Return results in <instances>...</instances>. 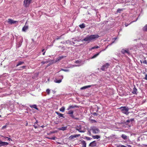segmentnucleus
Listing matches in <instances>:
<instances>
[{"mask_svg": "<svg viewBox=\"0 0 147 147\" xmlns=\"http://www.w3.org/2000/svg\"><path fill=\"white\" fill-rule=\"evenodd\" d=\"M24 62L23 61H20L16 65V67H17L20 65H22L24 63Z\"/></svg>", "mask_w": 147, "mask_h": 147, "instance_id": "24", "label": "nucleus"}, {"mask_svg": "<svg viewBox=\"0 0 147 147\" xmlns=\"http://www.w3.org/2000/svg\"><path fill=\"white\" fill-rule=\"evenodd\" d=\"M74 41L79 42V41H80V40H77V39H75L74 40Z\"/></svg>", "mask_w": 147, "mask_h": 147, "instance_id": "48", "label": "nucleus"}, {"mask_svg": "<svg viewBox=\"0 0 147 147\" xmlns=\"http://www.w3.org/2000/svg\"><path fill=\"white\" fill-rule=\"evenodd\" d=\"M8 22L9 24H16L17 23L18 21H13L11 19H8Z\"/></svg>", "mask_w": 147, "mask_h": 147, "instance_id": "7", "label": "nucleus"}, {"mask_svg": "<svg viewBox=\"0 0 147 147\" xmlns=\"http://www.w3.org/2000/svg\"><path fill=\"white\" fill-rule=\"evenodd\" d=\"M31 0H24V5L27 7H28L30 3Z\"/></svg>", "mask_w": 147, "mask_h": 147, "instance_id": "5", "label": "nucleus"}, {"mask_svg": "<svg viewBox=\"0 0 147 147\" xmlns=\"http://www.w3.org/2000/svg\"><path fill=\"white\" fill-rule=\"evenodd\" d=\"M119 147H127V146L123 145H121L120 146H119Z\"/></svg>", "mask_w": 147, "mask_h": 147, "instance_id": "46", "label": "nucleus"}, {"mask_svg": "<svg viewBox=\"0 0 147 147\" xmlns=\"http://www.w3.org/2000/svg\"><path fill=\"white\" fill-rule=\"evenodd\" d=\"M30 107L31 108H34L37 110H38V108L37 107V106L36 105H30Z\"/></svg>", "mask_w": 147, "mask_h": 147, "instance_id": "20", "label": "nucleus"}, {"mask_svg": "<svg viewBox=\"0 0 147 147\" xmlns=\"http://www.w3.org/2000/svg\"><path fill=\"white\" fill-rule=\"evenodd\" d=\"M66 57V56H60L58 57H57L56 59V61H59L60 60L62 59L65 58Z\"/></svg>", "mask_w": 147, "mask_h": 147, "instance_id": "15", "label": "nucleus"}, {"mask_svg": "<svg viewBox=\"0 0 147 147\" xmlns=\"http://www.w3.org/2000/svg\"><path fill=\"white\" fill-rule=\"evenodd\" d=\"M57 143L58 144H61V143L59 142H57Z\"/></svg>", "mask_w": 147, "mask_h": 147, "instance_id": "59", "label": "nucleus"}, {"mask_svg": "<svg viewBox=\"0 0 147 147\" xmlns=\"http://www.w3.org/2000/svg\"><path fill=\"white\" fill-rule=\"evenodd\" d=\"M101 52V51L99 53H97V54H96L95 55H94V56H93L92 57H91V59H94V58H96V57L99 54V53H100Z\"/></svg>", "mask_w": 147, "mask_h": 147, "instance_id": "27", "label": "nucleus"}, {"mask_svg": "<svg viewBox=\"0 0 147 147\" xmlns=\"http://www.w3.org/2000/svg\"><path fill=\"white\" fill-rule=\"evenodd\" d=\"M80 141L82 145V147H86V143L85 141L83 140H80Z\"/></svg>", "mask_w": 147, "mask_h": 147, "instance_id": "10", "label": "nucleus"}, {"mask_svg": "<svg viewBox=\"0 0 147 147\" xmlns=\"http://www.w3.org/2000/svg\"><path fill=\"white\" fill-rule=\"evenodd\" d=\"M55 113L58 115L59 118H60L61 117H63V118L64 117H63V114L57 111H55Z\"/></svg>", "mask_w": 147, "mask_h": 147, "instance_id": "17", "label": "nucleus"}, {"mask_svg": "<svg viewBox=\"0 0 147 147\" xmlns=\"http://www.w3.org/2000/svg\"><path fill=\"white\" fill-rule=\"evenodd\" d=\"M96 141H94L93 142H91L89 144V146L90 147H94L96 146Z\"/></svg>", "mask_w": 147, "mask_h": 147, "instance_id": "9", "label": "nucleus"}, {"mask_svg": "<svg viewBox=\"0 0 147 147\" xmlns=\"http://www.w3.org/2000/svg\"><path fill=\"white\" fill-rule=\"evenodd\" d=\"M95 46L96 49H98L99 48V47L98 46Z\"/></svg>", "mask_w": 147, "mask_h": 147, "instance_id": "53", "label": "nucleus"}, {"mask_svg": "<svg viewBox=\"0 0 147 147\" xmlns=\"http://www.w3.org/2000/svg\"><path fill=\"white\" fill-rule=\"evenodd\" d=\"M121 52L123 54H125V53H126L128 55H129L130 54L129 52V51L128 49H127V50H125V49H122L121 51Z\"/></svg>", "mask_w": 147, "mask_h": 147, "instance_id": "11", "label": "nucleus"}, {"mask_svg": "<svg viewBox=\"0 0 147 147\" xmlns=\"http://www.w3.org/2000/svg\"><path fill=\"white\" fill-rule=\"evenodd\" d=\"M56 138V137H54L51 138H50V140H55V139Z\"/></svg>", "mask_w": 147, "mask_h": 147, "instance_id": "41", "label": "nucleus"}, {"mask_svg": "<svg viewBox=\"0 0 147 147\" xmlns=\"http://www.w3.org/2000/svg\"><path fill=\"white\" fill-rule=\"evenodd\" d=\"M143 63L144 64H147V59L144 60L143 61Z\"/></svg>", "mask_w": 147, "mask_h": 147, "instance_id": "35", "label": "nucleus"}, {"mask_svg": "<svg viewBox=\"0 0 147 147\" xmlns=\"http://www.w3.org/2000/svg\"><path fill=\"white\" fill-rule=\"evenodd\" d=\"M96 49L95 48V46H94V47H92L91 49H89L90 51H91L92 49Z\"/></svg>", "mask_w": 147, "mask_h": 147, "instance_id": "44", "label": "nucleus"}, {"mask_svg": "<svg viewBox=\"0 0 147 147\" xmlns=\"http://www.w3.org/2000/svg\"><path fill=\"white\" fill-rule=\"evenodd\" d=\"M28 27L27 26H25L22 28V30L23 31H26L28 29Z\"/></svg>", "mask_w": 147, "mask_h": 147, "instance_id": "22", "label": "nucleus"}, {"mask_svg": "<svg viewBox=\"0 0 147 147\" xmlns=\"http://www.w3.org/2000/svg\"><path fill=\"white\" fill-rule=\"evenodd\" d=\"M7 139H8V140H9V141H10V140H11V138H9L8 137Z\"/></svg>", "mask_w": 147, "mask_h": 147, "instance_id": "55", "label": "nucleus"}, {"mask_svg": "<svg viewBox=\"0 0 147 147\" xmlns=\"http://www.w3.org/2000/svg\"><path fill=\"white\" fill-rule=\"evenodd\" d=\"M61 80L62 79L57 80L56 79H55V80H54V82L56 83H60L61 82Z\"/></svg>", "mask_w": 147, "mask_h": 147, "instance_id": "19", "label": "nucleus"}, {"mask_svg": "<svg viewBox=\"0 0 147 147\" xmlns=\"http://www.w3.org/2000/svg\"><path fill=\"white\" fill-rule=\"evenodd\" d=\"M8 143L7 142H3L0 140V147L2 146H6L8 144Z\"/></svg>", "mask_w": 147, "mask_h": 147, "instance_id": "8", "label": "nucleus"}, {"mask_svg": "<svg viewBox=\"0 0 147 147\" xmlns=\"http://www.w3.org/2000/svg\"><path fill=\"white\" fill-rule=\"evenodd\" d=\"M65 110V107H62L61 108L59 109V111H60L63 112H64Z\"/></svg>", "mask_w": 147, "mask_h": 147, "instance_id": "25", "label": "nucleus"}, {"mask_svg": "<svg viewBox=\"0 0 147 147\" xmlns=\"http://www.w3.org/2000/svg\"><path fill=\"white\" fill-rule=\"evenodd\" d=\"M49 62V61H42V62L41 63L42 64H44L45 63H48Z\"/></svg>", "mask_w": 147, "mask_h": 147, "instance_id": "38", "label": "nucleus"}, {"mask_svg": "<svg viewBox=\"0 0 147 147\" xmlns=\"http://www.w3.org/2000/svg\"><path fill=\"white\" fill-rule=\"evenodd\" d=\"M75 63H78L79 64V65H82V64H80L81 63V61H79V60H77L76 61H75Z\"/></svg>", "mask_w": 147, "mask_h": 147, "instance_id": "32", "label": "nucleus"}, {"mask_svg": "<svg viewBox=\"0 0 147 147\" xmlns=\"http://www.w3.org/2000/svg\"><path fill=\"white\" fill-rule=\"evenodd\" d=\"M124 9H120L119 8L117 9L116 12L117 13H121L122 11H123Z\"/></svg>", "mask_w": 147, "mask_h": 147, "instance_id": "23", "label": "nucleus"}, {"mask_svg": "<svg viewBox=\"0 0 147 147\" xmlns=\"http://www.w3.org/2000/svg\"><path fill=\"white\" fill-rule=\"evenodd\" d=\"M81 128L80 126L79 127H78V128L76 129V130L78 131L79 132L81 133H83L84 132V131L81 130Z\"/></svg>", "mask_w": 147, "mask_h": 147, "instance_id": "21", "label": "nucleus"}, {"mask_svg": "<svg viewBox=\"0 0 147 147\" xmlns=\"http://www.w3.org/2000/svg\"><path fill=\"white\" fill-rule=\"evenodd\" d=\"M73 119H76V120H78V119H79L78 118H77V117H74V118H73Z\"/></svg>", "mask_w": 147, "mask_h": 147, "instance_id": "51", "label": "nucleus"}, {"mask_svg": "<svg viewBox=\"0 0 147 147\" xmlns=\"http://www.w3.org/2000/svg\"><path fill=\"white\" fill-rule=\"evenodd\" d=\"M74 113V111L72 110H69V111H68V112L67 113V114H68L69 115H70L71 114H73Z\"/></svg>", "mask_w": 147, "mask_h": 147, "instance_id": "31", "label": "nucleus"}, {"mask_svg": "<svg viewBox=\"0 0 147 147\" xmlns=\"http://www.w3.org/2000/svg\"><path fill=\"white\" fill-rule=\"evenodd\" d=\"M61 70L65 72H68L69 71V70L67 69H61Z\"/></svg>", "mask_w": 147, "mask_h": 147, "instance_id": "37", "label": "nucleus"}, {"mask_svg": "<svg viewBox=\"0 0 147 147\" xmlns=\"http://www.w3.org/2000/svg\"><path fill=\"white\" fill-rule=\"evenodd\" d=\"M92 137L94 139H98L100 138V136L98 135L93 136Z\"/></svg>", "mask_w": 147, "mask_h": 147, "instance_id": "28", "label": "nucleus"}, {"mask_svg": "<svg viewBox=\"0 0 147 147\" xmlns=\"http://www.w3.org/2000/svg\"><path fill=\"white\" fill-rule=\"evenodd\" d=\"M46 92H47L48 94H49L50 93V90L49 89H47L46 90Z\"/></svg>", "mask_w": 147, "mask_h": 147, "instance_id": "40", "label": "nucleus"}, {"mask_svg": "<svg viewBox=\"0 0 147 147\" xmlns=\"http://www.w3.org/2000/svg\"><path fill=\"white\" fill-rule=\"evenodd\" d=\"M122 138L124 140H127V136L125 134H122L121 135Z\"/></svg>", "mask_w": 147, "mask_h": 147, "instance_id": "26", "label": "nucleus"}, {"mask_svg": "<svg viewBox=\"0 0 147 147\" xmlns=\"http://www.w3.org/2000/svg\"><path fill=\"white\" fill-rule=\"evenodd\" d=\"M134 120V119H129L126 121L125 122V123L127 125L129 123H130V124H132V121H133Z\"/></svg>", "mask_w": 147, "mask_h": 147, "instance_id": "13", "label": "nucleus"}, {"mask_svg": "<svg viewBox=\"0 0 147 147\" xmlns=\"http://www.w3.org/2000/svg\"><path fill=\"white\" fill-rule=\"evenodd\" d=\"M59 39H60V38H56L57 40H58Z\"/></svg>", "mask_w": 147, "mask_h": 147, "instance_id": "62", "label": "nucleus"}, {"mask_svg": "<svg viewBox=\"0 0 147 147\" xmlns=\"http://www.w3.org/2000/svg\"><path fill=\"white\" fill-rule=\"evenodd\" d=\"M67 127H62L61 128H59V130L62 131L65 130L67 129Z\"/></svg>", "mask_w": 147, "mask_h": 147, "instance_id": "30", "label": "nucleus"}, {"mask_svg": "<svg viewBox=\"0 0 147 147\" xmlns=\"http://www.w3.org/2000/svg\"><path fill=\"white\" fill-rule=\"evenodd\" d=\"M78 106L77 105H75L74 106L71 105L69 106L68 108L67 109V110L69 111L72 109H74L75 108H77Z\"/></svg>", "mask_w": 147, "mask_h": 147, "instance_id": "14", "label": "nucleus"}, {"mask_svg": "<svg viewBox=\"0 0 147 147\" xmlns=\"http://www.w3.org/2000/svg\"><path fill=\"white\" fill-rule=\"evenodd\" d=\"M80 136V134H76V135H71V136H70L69 137V140L78 137Z\"/></svg>", "mask_w": 147, "mask_h": 147, "instance_id": "6", "label": "nucleus"}, {"mask_svg": "<svg viewBox=\"0 0 147 147\" xmlns=\"http://www.w3.org/2000/svg\"><path fill=\"white\" fill-rule=\"evenodd\" d=\"M119 1L118 2L119 3H122L124 2V0H118Z\"/></svg>", "mask_w": 147, "mask_h": 147, "instance_id": "42", "label": "nucleus"}, {"mask_svg": "<svg viewBox=\"0 0 147 147\" xmlns=\"http://www.w3.org/2000/svg\"><path fill=\"white\" fill-rule=\"evenodd\" d=\"M145 79L146 80L147 79V75H146V77H145Z\"/></svg>", "mask_w": 147, "mask_h": 147, "instance_id": "60", "label": "nucleus"}, {"mask_svg": "<svg viewBox=\"0 0 147 147\" xmlns=\"http://www.w3.org/2000/svg\"><path fill=\"white\" fill-rule=\"evenodd\" d=\"M109 65V64L108 63H107L106 64L103 65L102 66L101 68V69L102 71H105L108 67Z\"/></svg>", "mask_w": 147, "mask_h": 147, "instance_id": "4", "label": "nucleus"}, {"mask_svg": "<svg viewBox=\"0 0 147 147\" xmlns=\"http://www.w3.org/2000/svg\"><path fill=\"white\" fill-rule=\"evenodd\" d=\"M99 37V36L97 34L88 35L83 39L82 40V42L84 41H87L89 43L90 41H93L95 39L98 38Z\"/></svg>", "mask_w": 147, "mask_h": 147, "instance_id": "1", "label": "nucleus"}, {"mask_svg": "<svg viewBox=\"0 0 147 147\" xmlns=\"http://www.w3.org/2000/svg\"><path fill=\"white\" fill-rule=\"evenodd\" d=\"M71 42L72 44H75L74 42L71 41Z\"/></svg>", "mask_w": 147, "mask_h": 147, "instance_id": "56", "label": "nucleus"}, {"mask_svg": "<svg viewBox=\"0 0 147 147\" xmlns=\"http://www.w3.org/2000/svg\"><path fill=\"white\" fill-rule=\"evenodd\" d=\"M121 111L122 113L126 115H128L129 113L128 112L129 108L126 107H123L119 108Z\"/></svg>", "mask_w": 147, "mask_h": 147, "instance_id": "2", "label": "nucleus"}, {"mask_svg": "<svg viewBox=\"0 0 147 147\" xmlns=\"http://www.w3.org/2000/svg\"><path fill=\"white\" fill-rule=\"evenodd\" d=\"M93 115H96V113H93Z\"/></svg>", "mask_w": 147, "mask_h": 147, "instance_id": "57", "label": "nucleus"}, {"mask_svg": "<svg viewBox=\"0 0 147 147\" xmlns=\"http://www.w3.org/2000/svg\"><path fill=\"white\" fill-rule=\"evenodd\" d=\"M90 130L92 131V132L94 134H98L99 132V129L95 127H92Z\"/></svg>", "mask_w": 147, "mask_h": 147, "instance_id": "3", "label": "nucleus"}, {"mask_svg": "<svg viewBox=\"0 0 147 147\" xmlns=\"http://www.w3.org/2000/svg\"><path fill=\"white\" fill-rule=\"evenodd\" d=\"M45 52H44L43 53H42V55H44L45 54Z\"/></svg>", "mask_w": 147, "mask_h": 147, "instance_id": "58", "label": "nucleus"}, {"mask_svg": "<svg viewBox=\"0 0 147 147\" xmlns=\"http://www.w3.org/2000/svg\"><path fill=\"white\" fill-rule=\"evenodd\" d=\"M93 86V85H88L87 86H85L84 87H83L81 88L80 89L82 90H84L85 89H87L88 88H89L91 87L92 86Z\"/></svg>", "mask_w": 147, "mask_h": 147, "instance_id": "16", "label": "nucleus"}, {"mask_svg": "<svg viewBox=\"0 0 147 147\" xmlns=\"http://www.w3.org/2000/svg\"><path fill=\"white\" fill-rule=\"evenodd\" d=\"M137 21V20H135V21H131L129 24H127L126 23H125V26L126 27H127V26L128 25H129L131 23L134 22H136Z\"/></svg>", "mask_w": 147, "mask_h": 147, "instance_id": "34", "label": "nucleus"}, {"mask_svg": "<svg viewBox=\"0 0 147 147\" xmlns=\"http://www.w3.org/2000/svg\"><path fill=\"white\" fill-rule=\"evenodd\" d=\"M117 38H114V39H115V40H116V39H117Z\"/></svg>", "mask_w": 147, "mask_h": 147, "instance_id": "64", "label": "nucleus"}, {"mask_svg": "<svg viewBox=\"0 0 147 147\" xmlns=\"http://www.w3.org/2000/svg\"><path fill=\"white\" fill-rule=\"evenodd\" d=\"M81 65H72V66L71 67H78L79 66Z\"/></svg>", "mask_w": 147, "mask_h": 147, "instance_id": "39", "label": "nucleus"}, {"mask_svg": "<svg viewBox=\"0 0 147 147\" xmlns=\"http://www.w3.org/2000/svg\"><path fill=\"white\" fill-rule=\"evenodd\" d=\"M6 127H7V126L6 125L3 126L2 127V129H5Z\"/></svg>", "mask_w": 147, "mask_h": 147, "instance_id": "45", "label": "nucleus"}, {"mask_svg": "<svg viewBox=\"0 0 147 147\" xmlns=\"http://www.w3.org/2000/svg\"><path fill=\"white\" fill-rule=\"evenodd\" d=\"M86 138L88 140H91L92 139L91 138H90L88 137H86Z\"/></svg>", "mask_w": 147, "mask_h": 147, "instance_id": "36", "label": "nucleus"}, {"mask_svg": "<svg viewBox=\"0 0 147 147\" xmlns=\"http://www.w3.org/2000/svg\"><path fill=\"white\" fill-rule=\"evenodd\" d=\"M79 27L81 28H84L85 27V25L83 23L82 24L79 25Z\"/></svg>", "mask_w": 147, "mask_h": 147, "instance_id": "29", "label": "nucleus"}, {"mask_svg": "<svg viewBox=\"0 0 147 147\" xmlns=\"http://www.w3.org/2000/svg\"><path fill=\"white\" fill-rule=\"evenodd\" d=\"M44 50H45L44 49H42V52H44Z\"/></svg>", "mask_w": 147, "mask_h": 147, "instance_id": "63", "label": "nucleus"}, {"mask_svg": "<svg viewBox=\"0 0 147 147\" xmlns=\"http://www.w3.org/2000/svg\"><path fill=\"white\" fill-rule=\"evenodd\" d=\"M4 138L6 139V138H8V137H4Z\"/></svg>", "mask_w": 147, "mask_h": 147, "instance_id": "61", "label": "nucleus"}, {"mask_svg": "<svg viewBox=\"0 0 147 147\" xmlns=\"http://www.w3.org/2000/svg\"><path fill=\"white\" fill-rule=\"evenodd\" d=\"M34 126L35 128H37V126L36 125H34Z\"/></svg>", "mask_w": 147, "mask_h": 147, "instance_id": "54", "label": "nucleus"}, {"mask_svg": "<svg viewBox=\"0 0 147 147\" xmlns=\"http://www.w3.org/2000/svg\"><path fill=\"white\" fill-rule=\"evenodd\" d=\"M51 63H50L47 64V67H48V66H49L50 65H51Z\"/></svg>", "mask_w": 147, "mask_h": 147, "instance_id": "49", "label": "nucleus"}, {"mask_svg": "<svg viewBox=\"0 0 147 147\" xmlns=\"http://www.w3.org/2000/svg\"><path fill=\"white\" fill-rule=\"evenodd\" d=\"M26 66H23L21 67L23 68V69H24L26 67Z\"/></svg>", "mask_w": 147, "mask_h": 147, "instance_id": "50", "label": "nucleus"}, {"mask_svg": "<svg viewBox=\"0 0 147 147\" xmlns=\"http://www.w3.org/2000/svg\"><path fill=\"white\" fill-rule=\"evenodd\" d=\"M61 43L63 44H68L69 45H72L71 41L69 40H65L63 41H62L61 42Z\"/></svg>", "mask_w": 147, "mask_h": 147, "instance_id": "12", "label": "nucleus"}, {"mask_svg": "<svg viewBox=\"0 0 147 147\" xmlns=\"http://www.w3.org/2000/svg\"><path fill=\"white\" fill-rule=\"evenodd\" d=\"M58 47L59 48H61L62 49H63V48H64V46H59Z\"/></svg>", "mask_w": 147, "mask_h": 147, "instance_id": "47", "label": "nucleus"}, {"mask_svg": "<svg viewBox=\"0 0 147 147\" xmlns=\"http://www.w3.org/2000/svg\"><path fill=\"white\" fill-rule=\"evenodd\" d=\"M69 116L72 118L73 119L74 118V116L73 114H71L69 115Z\"/></svg>", "mask_w": 147, "mask_h": 147, "instance_id": "43", "label": "nucleus"}, {"mask_svg": "<svg viewBox=\"0 0 147 147\" xmlns=\"http://www.w3.org/2000/svg\"><path fill=\"white\" fill-rule=\"evenodd\" d=\"M137 89L136 88L135 86H134L133 88V91L132 93L134 94H136Z\"/></svg>", "mask_w": 147, "mask_h": 147, "instance_id": "18", "label": "nucleus"}, {"mask_svg": "<svg viewBox=\"0 0 147 147\" xmlns=\"http://www.w3.org/2000/svg\"><path fill=\"white\" fill-rule=\"evenodd\" d=\"M92 122L95 123L96 122V121L95 120H92Z\"/></svg>", "mask_w": 147, "mask_h": 147, "instance_id": "52", "label": "nucleus"}, {"mask_svg": "<svg viewBox=\"0 0 147 147\" xmlns=\"http://www.w3.org/2000/svg\"><path fill=\"white\" fill-rule=\"evenodd\" d=\"M143 30L144 31H147V24L145 25L143 28Z\"/></svg>", "mask_w": 147, "mask_h": 147, "instance_id": "33", "label": "nucleus"}]
</instances>
